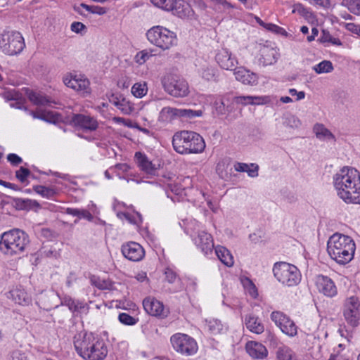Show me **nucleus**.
Segmentation results:
<instances>
[{"label":"nucleus","instance_id":"30","mask_svg":"<svg viewBox=\"0 0 360 360\" xmlns=\"http://www.w3.org/2000/svg\"><path fill=\"white\" fill-rule=\"evenodd\" d=\"M313 131L316 137L321 141H335V137L332 132L328 129L323 124L317 123L313 127Z\"/></svg>","mask_w":360,"mask_h":360},{"label":"nucleus","instance_id":"31","mask_svg":"<svg viewBox=\"0 0 360 360\" xmlns=\"http://www.w3.org/2000/svg\"><path fill=\"white\" fill-rule=\"evenodd\" d=\"M112 102L113 104L125 115L131 114L134 110L133 104L125 98L116 97Z\"/></svg>","mask_w":360,"mask_h":360},{"label":"nucleus","instance_id":"64","mask_svg":"<svg viewBox=\"0 0 360 360\" xmlns=\"http://www.w3.org/2000/svg\"><path fill=\"white\" fill-rule=\"evenodd\" d=\"M79 209L68 207L65 210V213L70 215L78 217V214L79 213Z\"/></svg>","mask_w":360,"mask_h":360},{"label":"nucleus","instance_id":"46","mask_svg":"<svg viewBox=\"0 0 360 360\" xmlns=\"http://www.w3.org/2000/svg\"><path fill=\"white\" fill-rule=\"evenodd\" d=\"M348 9L355 15H360V0H347Z\"/></svg>","mask_w":360,"mask_h":360},{"label":"nucleus","instance_id":"2","mask_svg":"<svg viewBox=\"0 0 360 360\" xmlns=\"http://www.w3.org/2000/svg\"><path fill=\"white\" fill-rule=\"evenodd\" d=\"M74 346L77 354L86 360H103L108 352L103 340L85 331L75 335Z\"/></svg>","mask_w":360,"mask_h":360},{"label":"nucleus","instance_id":"19","mask_svg":"<svg viewBox=\"0 0 360 360\" xmlns=\"http://www.w3.org/2000/svg\"><path fill=\"white\" fill-rule=\"evenodd\" d=\"M279 58L278 50L276 48L263 46L259 49V61L264 66L276 63Z\"/></svg>","mask_w":360,"mask_h":360},{"label":"nucleus","instance_id":"47","mask_svg":"<svg viewBox=\"0 0 360 360\" xmlns=\"http://www.w3.org/2000/svg\"><path fill=\"white\" fill-rule=\"evenodd\" d=\"M119 321L125 325L133 326L136 324L138 321V319L131 316L130 315L126 313H121L119 315Z\"/></svg>","mask_w":360,"mask_h":360},{"label":"nucleus","instance_id":"4","mask_svg":"<svg viewBox=\"0 0 360 360\" xmlns=\"http://www.w3.org/2000/svg\"><path fill=\"white\" fill-rule=\"evenodd\" d=\"M172 146L179 154L200 153L205 150V143L199 134L184 130L174 134Z\"/></svg>","mask_w":360,"mask_h":360},{"label":"nucleus","instance_id":"54","mask_svg":"<svg viewBox=\"0 0 360 360\" xmlns=\"http://www.w3.org/2000/svg\"><path fill=\"white\" fill-rule=\"evenodd\" d=\"M7 160L13 165H17L22 162V160L20 157L14 153H10L7 156Z\"/></svg>","mask_w":360,"mask_h":360},{"label":"nucleus","instance_id":"22","mask_svg":"<svg viewBox=\"0 0 360 360\" xmlns=\"http://www.w3.org/2000/svg\"><path fill=\"white\" fill-rule=\"evenodd\" d=\"M72 122L85 130L94 131L98 127V122L96 119L89 115L77 114L72 117Z\"/></svg>","mask_w":360,"mask_h":360},{"label":"nucleus","instance_id":"60","mask_svg":"<svg viewBox=\"0 0 360 360\" xmlns=\"http://www.w3.org/2000/svg\"><path fill=\"white\" fill-rule=\"evenodd\" d=\"M249 165L246 163L242 162H236L234 165V169L236 171L239 172H246L247 169H248Z\"/></svg>","mask_w":360,"mask_h":360},{"label":"nucleus","instance_id":"56","mask_svg":"<svg viewBox=\"0 0 360 360\" xmlns=\"http://www.w3.org/2000/svg\"><path fill=\"white\" fill-rule=\"evenodd\" d=\"M345 28L353 33L359 34L360 32V26L353 23V22H349L345 24Z\"/></svg>","mask_w":360,"mask_h":360},{"label":"nucleus","instance_id":"58","mask_svg":"<svg viewBox=\"0 0 360 360\" xmlns=\"http://www.w3.org/2000/svg\"><path fill=\"white\" fill-rule=\"evenodd\" d=\"M85 28V25L80 22H74L71 25V30L76 33H79L82 30H83Z\"/></svg>","mask_w":360,"mask_h":360},{"label":"nucleus","instance_id":"10","mask_svg":"<svg viewBox=\"0 0 360 360\" xmlns=\"http://www.w3.org/2000/svg\"><path fill=\"white\" fill-rule=\"evenodd\" d=\"M172 348L181 355L190 356L197 353L198 346L196 340L190 335L177 333L170 338Z\"/></svg>","mask_w":360,"mask_h":360},{"label":"nucleus","instance_id":"5","mask_svg":"<svg viewBox=\"0 0 360 360\" xmlns=\"http://www.w3.org/2000/svg\"><path fill=\"white\" fill-rule=\"evenodd\" d=\"M29 240L27 234L19 229L4 232L0 240V250L8 255L20 254L24 251Z\"/></svg>","mask_w":360,"mask_h":360},{"label":"nucleus","instance_id":"6","mask_svg":"<svg viewBox=\"0 0 360 360\" xmlns=\"http://www.w3.org/2000/svg\"><path fill=\"white\" fill-rule=\"evenodd\" d=\"M146 37L150 44L162 51L169 50L177 44L176 33L163 26L152 27L147 31Z\"/></svg>","mask_w":360,"mask_h":360},{"label":"nucleus","instance_id":"34","mask_svg":"<svg viewBox=\"0 0 360 360\" xmlns=\"http://www.w3.org/2000/svg\"><path fill=\"white\" fill-rule=\"evenodd\" d=\"M28 98L31 102L37 105H48L51 103L48 97L41 93L35 91H30L28 94Z\"/></svg>","mask_w":360,"mask_h":360},{"label":"nucleus","instance_id":"53","mask_svg":"<svg viewBox=\"0 0 360 360\" xmlns=\"http://www.w3.org/2000/svg\"><path fill=\"white\" fill-rule=\"evenodd\" d=\"M264 28L269 31L275 32V33H283L285 32V31L281 27L273 24V23H266L265 25Z\"/></svg>","mask_w":360,"mask_h":360},{"label":"nucleus","instance_id":"8","mask_svg":"<svg viewBox=\"0 0 360 360\" xmlns=\"http://www.w3.org/2000/svg\"><path fill=\"white\" fill-rule=\"evenodd\" d=\"M25 46L24 39L18 32L7 31L0 35V49L6 55L18 54Z\"/></svg>","mask_w":360,"mask_h":360},{"label":"nucleus","instance_id":"7","mask_svg":"<svg viewBox=\"0 0 360 360\" xmlns=\"http://www.w3.org/2000/svg\"><path fill=\"white\" fill-rule=\"evenodd\" d=\"M273 272L280 283L288 287L297 285L301 281L299 269L289 263L282 262L276 263Z\"/></svg>","mask_w":360,"mask_h":360},{"label":"nucleus","instance_id":"43","mask_svg":"<svg viewBox=\"0 0 360 360\" xmlns=\"http://www.w3.org/2000/svg\"><path fill=\"white\" fill-rule=\"evenodd\" d=\"M33 190L38 194L47 198L52 197L55 193L52 188L41 185L34 186Z\"/></svg>","mask_w":360,"mask_h":360},{"label":"nucleus","instance_id":"26","mask_svg":"<svg viewBox=\"0 0 360 360\" xmlns=\"http://www.w3.org/2000/svg\"><path fill=\"white\" fill-rule=\"evenodd\" d=\"M245 348L249 355L255 359H263L267 355L266 348L257 342H248Z\"/></svg>","mask_w":360,"mask_h":360},{"label":"nucleus","instance_id":"40","mask_svg":"<svg viewBox=\"0 0 360 360\" xmlns=\"http://www.w3.org/2000/svg\"><path fill=\"white\" fill-rule=\"evenodd\" d=\"M64 304L68 307L69 309L72 311H79L85 307L83 302L75 300L72 298H65L64 300Z\"/></svg>","mask_w":360,"mask_h":360},{"label":"nucleus","instance_id":"45","mask_svg":"<svg viewBox=\"0 0 360 360\" xmlns=\"http://www.w3.org/2000/svg\"><path fill=\"white\" fill-rule=\"evenodd\" d=\"M284 124L292 129H297L301 125V121L295 115H289L285 118Z\"/></svg>","mask_w":360,"mask_h":360},{"label":"nucleus","instance_id":"57","mask_svg":"<svg viewBox=\"0 0 360 360\" xmlns=\"http://www.w3.org/2000/svg\"><path fill=\"white\" fill-rule=\"evenodd\" d=\"M10 360H27V357L24 353L15 351L12 353Z\"/></svg>","mask_w":360,"mask_h":360},{"label":"nucleus","instance_id":"27","mask_svg":"<svg viewBox=\"0 0 360 360\" xmlns=\"http://www.w3.org/2000/svg\"><path fill=\"white\" fill-rule=\"evenodd\" d=\"M173 7L174 8L170 11L173 12L174 15H176L181 18H188L193 14V10L190 5L183 1L174 0Z\"/></svg>","mask_w":360,"mask_h":360},{"label":"nucleus","instance_id":"9","mask_svg":"<svg viewBox=\"0 0 360 360\" xmlns=\"http://www.w3.org/2000/svg\"><path fill=\"white\" fill-rule=\"evenodd\" d=\"M202 110L176 108L169 106L164 107L160 112L158 120L163 123H172L177 119L191 120L202 116Z\"/></svg>","mask_w":360,"mask_h":360},{"label":"nucleus","instance_id":"61","mask_svg":"<svg viewBox=\"0 0 360 360\" xmlns=\"http://www.w3.org/2000/svg\"><path fill=\"white\" fill-rule=\"evenodd\" d=\"M115 168L119 171H122V172H127L129 169V166L127 164H117L115 166Z\"/></svg>","mask_w":360,"mask_h":360},{"label":"nucleus","instance_id":"14","mask_svg":"<svg viewBox=\"0 0 360 360\" xmlns=\"http://www.w3.org/2000/svg\"><path fill=\"white\" fill-rule=\"evenodd\" d=\"M63 82L68 87L84 95L90 93L89 80L81 75L77 76L68 73L63 76Z\"/></svg>","mask_w":360,"mask_h":360},{"label":"nucleus","instance_id":"63","mask_svg":"<svg viewBox=\"0 0 360 360\" xmlns=\"http://www.w3.org/2000/svg\"><path fill=\"white\" fill-rule=\"evenodd\" d=\"M117 120V121L122 122L125 126H127L128 127L136 128V125H134L133 122L129 120H125V119L121 118V117H119Z\"/></svg>","mask_w":360,"mask_h":360},{"label":"nucleus","instance_id":"37","mask_svg":"<svg viewBox=\"0 0 360 360\" xmlns=\"http://www.w3.org/2000/svg\"><path fill=\"white\" fill-rule=\"evenodd\" d=\"M333 63L330 60H323L313 67L317 74L329 73L333 70Z\"/></svg>","mask_w":360,"mask_h":360},{"label":"nucleus","instance_id":"38","mask_svg":"<svg viewBox=\"0 0 360 360\" xmlns=\"http://www.w3.org/2000/svg\"><path fill=\"white\" fill-rule=\"evenodd\" d=\"M278 360H295L294 352L288 347H281L277 351Z\"/></svg>","mask_w":360,"mask_h":360},{"label":"nucleus","instance_id":"55","mask_svg":"<svg viewBox=\"0 0 360 360\" xmlns=\"http://www.w3.org/2000/svg\"><path fill=\"white\" fill-rule=\"evenodd\" d=\"M246 172L251 177H255L258 176V166L255 164H251L248 166Z\"/></svg>","mask_w":360,"mask_h":360},{"label":"nucleus","instance_id":"29","mask_svg":"<svg viewBox=\"0 0 360 360\" xmlns=\"http://www.w3.org/2000/svg\"><path fill=\"white\" fill-rule=\"evenodd\" d=\"M215 254L219 259L226 266L231 267L234 264L233 257L230 251L224 246L218 245L215 248Z\"/></svg>","mask_w":360,"mask_h":360},{"label":"nucleus","instance_id":"51","mask_svg":"<svg viewBox=\"0 0 360 360\" xmlns=\"http://www.w3.org/2000/svg\"><path fill=\"white\" fill-rule=\"evenodd\" d=\"M152 56L151 53H149L146 51H142L139 52L135 56V60L139 64L144 63L147 60Z\"/></svg>","mask_w":360,"mask_h":360},{"label":"nucleus","instance_id":"1","mask_svg":"<svg viewBox=\"0 0 360 360\" xmlns=\"http://www.w3.org/2000/svg\"><path fill=\"white\" fill-rule=\"evenodd\" d=\"M337 195L346 203L360 204V172L344 167L333 176Z\"/></svg>","mask_w":360,"mask_h":360},{"label":"nucleus","instance_id":"13","mask_svg":"<svg viewBox=\"0 0 360 360\" xmlns=\"http://www.w3.org/2000/svg\"><path fill=\"white\" fill-rule=\"evenodd\" d=\"M271 321L281 330L289 337H295L297 334V327L292 320L284 313L275 311L271 314Z\"/></svg>","mask_w":360,"mask_h":360},{"label":"nucleus","instance_id":"3","mask_svg":"<svg viewBox=\"0 0 360 360\" xmlns=\"http://www.w3.org/2000/svg\"><path fill=\"white\" fill-rule=\"evenodd\" d=\"M327 251L337 263L346 264L353 259L355 243L349 236L336 233L329 238Z\"/></svg>","mask_w":360,"mask_h":360},{"label":"nucleus","instance_id":"28","mask_svg":"<svg viewBox=\"0 0 360 360\" xmlns=\"http://www.w3.org/2000/svg\"><path fill=\"white\" fill-rule=\"evenodd\" d=\"M246 328L252 333L261 334L264 330V326L257 316L248 314L245 319Z\"/></svg>","mask_w":360,"mask_h":360},{"label":"nucleus","instance_id":"42","mask_svg":"<svg viewBox=\"0 0 360 360\" xmlns=\"http://www.w3.org/2000/svg\"><path fill=\"white\" fill-rule=\"evenodd\" d=\"M320 41L323 43H330L333 45L341 46L342 42L338 38L333 37L328 32L323 30Z\"/></svg>","mask_w":360,"mask_h":360},{"label":"nucleus","instance_id":"52","mask_svg":"<svg viewBox=\"0 0 360 360\" xmlns=\"http://www.w3.org/2000/svg\"><path fill=\"white\" fill-rule=\"evenodd\" d=\"M165 274L166 280L170 283H173L177 278L176 274L169 268L165 269Z\"/></svg>","mask_w":360,"mask_h":360},{"label":"nucleus","instance_id":"25","mask_svg":"<svg viewBox=\"0 0 360 360\" xmlns=\"http://www.w3.org/2000/svg\"><path fill=\"white\" fill-rule=\"evenodd\" d=\"M41 307L46 310H51L58 306V295L53 291H49L42 295L39 300Z\"/></svg>","mask_w":360,"mask_h":360},{"label":"nucleus","instance_id":"48","mask_svg":"<svg viewBox=\"0 0 360 360\" xmlns=\"http://www.w3.org/2000/svg\"><path fill=\"white\" fill-rule=\"evenodd\" d=\"M81 6L91 13L103 15L106 13V9L105 8L98 6H89L85 4H82Z\"/></svg>","mask_w":360,"mask_h":360},{"label":"nucleus","instance_id":"36","mask_svg":"<svg viewBox=\"0 0 360 360\" xmlns=\"http://www.w3.org/2000/svg\"><path fill=\"white\" fill-rule=\"evenodd\" d=\"M148 92L147 83L146 82L135 83L131 87V94L136 98H142Z\"/></svg>","mask_w":360,"mask_h":360},{"label":"nucleus","instance_id":"32","mask_svg":"<svg viewBox=\"0 0 360 360\" xmlns=\"http://www.w3.org/2000/svg\"><path fill=\"white\" fill-rule=\"evenodd\" d=\"M34 118L40 119L50 123H56L60 120V116L52 111L32 112Z\"/></svg>","mask_w":360,"mask_h":360},{"label":"nucleus","instance_id":"18","mask_svg":"<svg viewBox=\"0 0 360 360\" xmlns=\"http://www.w3.org/2000/svg\"><path fill=\"white\" fill-rule=\"evenodd\" d=\"M215 60L219 67L226 70H233L238 64V60L227 49L218 51L215 56Z\"/></svg>","mask_w":360,"mask_h":360},{"label":"nucleus","instance_id":"49","mask_svg":"<svg viewBox=\"0 0 360 360\" xmlns=\"http://www.w3.org/2000/svg\"><path fill=\"white\" fill-rule=\"evenodd\" d=\"M30 174V171L23 167H21L18 170L15 172L16 178L22 183L26 181Z\"/></svg>","mask_w":360,"mask_h":360},{"label":"nucleus","instance_id":"15","mask_svg":"<svg viewBox=\"0 0 360 360\" xmlns=\"http://www.w3.org/2000/svg\"><path fill=\"white\" fill-rule=\"evenodd\" d=\"M121 250L123 256L132 262H139L145 256L144 249L136 242H129L123 244Z\"/></svg>","mask_w":360,"mask_h":360},{"label":"nucleus","instance_id":"16","mask_svg":"<svg viewBox=\"0 0 360 360\" xmlns=\"http://www.w3.org/2000/svg\"><path fill=\"white\" fill-rule=\"evenodd\" d=\"M143 306L145 311L151 316L160 318L167 316L169 311L165 309L163 304L152 297H148L143 301Z\"/></svg>","mask_w":360,"mask_h":360},{"label":"nucleus","instance_id":"39","mask_svg":"<svg viewBox=\"0 0 360 360\" xmlns=\"http://www.w3.org/2000/svg\"><path fill=\"white\" fill-rule=\"evenodd\" d=\"M208 330L213 335H217L223 330V325L219 320L210 319L207 323Z\"/></svg>","mask_w":360,"mask_h":360},{"label":"nucleus","instance_id":"41","mask_svg":"<svg viewBox=\"0 0 360 360\" xmlns=\"http://www.w3.org/2000/svg\"><path fill=\"white\" fill-rule=\"evenodd\" d=\"M150 1L154 6L167 11L174 8V0H150Z\"/></svg>","mask_w":360,"mask_h":360},{"label":"nucleus","instance_id":"11","mask_svg":"<svg viewBox=\"0 0 360 360\" xmlns=\"http://www.w3.org/2000/svg\"><path fill=\"white\" fill-rule=\"evenodd\" d=\"M164 89L174 97H185L189 93L188 82L183 78L173 75H167L162 79Z\"/></svg>","mask_w":360,"mask_h":360},{"label":"nucleus","instance_id":"33","mask_svg":"<svg viewBox=\"0 0 360 360\" xmlns=\"http://www.w3.org/2000/svg\"><path fill=\"white\" fill-rule=\"evenodd\" d=\"M200 74L202 79L207 81H217V70L212 66L205 65L201 67Z\"/></svg>","mask_w":360,"mask_h":360},{"label":"nucleus","instance_id":"21","mask_svg":"<svg viewBox=\"0 0 360 360\" xmlns=\"http://www.w3.org/2000/svg\"><path fill=\"white\" fill-rule=\"evenodd\" d=\"M134 157L138 167L141 171L148 176H154L156 174L158 167L155 164L152 163L145 154L141 152H136Z\"/></svg>","mask_w":360,"mask_h":360},{"label":"nucleus","instance_id":"50","mask_svg":"<svg viewBox=\"0 0 360 360\" xmlns=\"http://www.w3.org/2000/svg\"><path fill=\"white\" fill-rule=\"evenodd\" d=\"M215 6L219 9L229 10L234 8L235 6L226 0H211Z\"/></svg>","mask_w":360,"mask_h":360},{"label":"nucleus","instance_id":"35","mask_svg":"<svg viewBox=\"0 0 360 360\" xmlns=\"http://www.w3.org/2000/svg\"><path fill=\"white\" fill-rule=\"evenodd\" d=\"M12 296L18 304L26 305L30 302V297L23 290L16 289L12 291Z\"/></svg>","mask_w":360,"mask_h":360},{"label":"nucleus","instance_id":"12","mask_svg":"<svg viewBox=\"0 0 360 360\" xmlns=\"http://www.w3.org/2000/svg\"><path fill=\"white\" fill-rule=\"evenodd\" d=\"M343 316L351 326L355 327L360 324V302L358 297L352 296L345 300Z\"/></svg>","mask_w":360,"mask_h":360},{"label":"nucleus","instance_id":"44","mask_svg":"<svg viewBox=\"0 0 360 360\" xmlns=\"http://www.w3.org/2000/svg\"><path fill=\"white\" fill-rule=\"evenodd\" d=\"M243 284L245 290L248 291L249 295L252 297H256L258 295L256 286L252 281L246 278L243 281Z\"/></svg>","mask_w":360,"mask_h":360},{"label":"nucleus","instance_id":"23","mask_svg":"<svg viewBox=\"0 0 360 360\" xmlns=\"http://www.w3.org/2000/svg\"><path fill=\"white\" fill-rule=\"evenodd\" d=\"M233 101L236 104L246 105H262L269 103L271 101L270 97L265 96H239L233 98Z\"/></svg>","mask_w":360,"mask_h":360},{"label":"nucleus","instance_id":"24","mask_svg":"<svg viewBox=\"0 0 360 360\" xmlns=\"http://www.w3.org/2000/svg\"><path fill=\"white\" fill-rule=\"evenodd\" d=\"M198 246L205 255H208L212 252L214 243L210 234L201 231L198 233V241L196 242Z\"/></svg>","mask_w":360,"mask_h":360},{"label":"nucleus","instance_id":"20","mask_svg":"<svg viewBox=\"0 0 360 360\" xmlns=\"http://www.w3.org/2000/svg\"><path fill=\"white\" fill-rule=\"evenodd\" d=\"M233 74L237 81L243 83L245 85L255 86L258 83V76L254 72L244 68L239 67L233 70Z\"/></svg>","mask_w":360,"mask_h":360},{"label":"nucleus","instance_id":"59","mask_svg":"<svg viewBox=\"0 0 360 360\" xmlns=\"http://www.w3.org/2000/svg\"><path fill=\"white\" fill-rule=\"evenodd\" d=\"M79 213L78 214V217L79 219L84 218L87 219L88 221H91L93 219L92 214L86 210H79Z\"/></svg>","mask_w":360,"mask_h":360},{"label":"nucleus","instance_id":"62","mask_svg":"<svg viewBox=\"0 0 360 360\" xmlns=\"http://www.w3.org/2000/svg\"><path fill=\"white\" fill-rule=\"evenodd\" d=\"M0 185H2L4 187H6V188H11V189H13V190H17V188H18V186L15 184L4 181H3L1 179H0Z\"/></svg>","mask_w":360,"mask_h":360},{"label":"nucleus","instance_id":"17","mask_svg":"<svg viewBox=\"0 0 360 360\" xmlns=\"http://www.w3.org/2000/svg\"><path fill=\"white\" fill-rule=\"evenodd\" d=\"M316 285L319 292L328 297H333L338 293L334 282L328 276L319 275L316 278Z\"/></svg>","mask_w":360,"mask_h":360}]
</instances>
